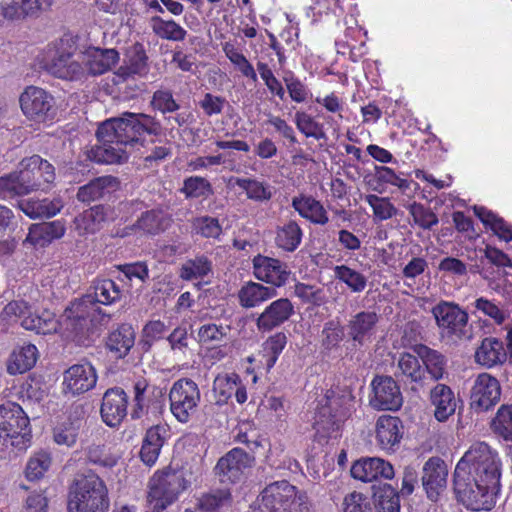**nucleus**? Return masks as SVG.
<instances>
[{
  "label": "nucleus",
  "mask_w": 512,
  "mask_h": 512,
  "mask_svg": "<svg viewBox=\"0 0 512 512\" xmlns=\"http://www.w3.org/2000/svg\"><path fill=\"white\" fill-rule=\"evenodd\" d=\"M500 461L484 442L474 443L457 463L453 490L458 502L472 511H489L500 490Z\"/></svg>",
  "instance_id": "obj_1"
},
{
  "label": "nucleus",
  "mask_w": 512,
  "mask_h": 512,
  "mask_svg": "<svg viewBox=\"0 0 512 512\" xmlns=\"http://www.w3.org/2000/svg\"><path fill=\"white\" fill-rule=\"evenodd\" d=\"M162 126L145 113L124 112L102 122L96 132L99 145L92 147L88 158L99 164H121L128 160L127 147L143 145L145 134L159 136Z\"/></svg>",
  "instance_id": "obj_2"
},
{
  "label": "nucleus",
  "mask_w": 512,
  "mask_h": 512,
  "mask_svg": "<svg viewBox=\"0 0 512 512\" xmlns=\"http://www.w3.org/2000/svg\"><path fill=\"white\" fill-rule=\"evenodd\" d=\"M18 172L0 178V193L4 197H14L29 194L43 189L55 179V168L39 155H33L20 162Z\"/></svg>",
  "instance_id": "obj_3"
},
{
  "label": "nucleus",
  "mask_w": 512,
  "mask_h": 512,
  "mask_svg": "<svg viewBox=\"0 0 512 512\" xmlns=\"http://www.w3.org/2000/svg\"><path fill=\"white\" fill-rule=\"evenodd\" d=\"M355 396L348 386L333 387L319 399L314 417L317 433L329 436L355 412Z\"/></svg>",
  "instance_id": "obj_4"
},
{
  "label": "nucleus",
  "mask_w": 512,
  "mask_h": 512,
  "mask_svg": "<svg viewBox=\"0 0 512 512\" xmlns=\"http://www.w3.org/2000/svg\"><path fill=\"white\" fill-rule=\"evenodd\" d=\"M109 508L107 488L94 473L78 475L68 492V512H106Z\"/></svg>",
  "instance_id": "obj_5"
},
{
  "label": "nucleus",
  "mask_w": 512,
  "mask_h": 512,
  "mask_svg": "<svg viewBox=\"0 0 512 512\" xmlns=\"http://www.w3.org/2000/svg\"><path fill=\"white\" fill-rule=\"evenodd\" d=\"M92 302L91 296H84L66 310L65 329L73 336L74 341L84 346L89 345L90 337L97 326L109 321V316L103 314Z\"/></svg>",
  "instance_id": "obj_6"
},
{
  "label": "nucleus",
  "mask_w": 512,
  "mask_h": 512,
  "mask_svg": "<svg viewBox=\"0 0 512 512\" xmlns=\"http://www.w3.org/2000/svg\"><path fill=\"white\" fill-rule=\"evenodd\" d=\"M186 488L183 472L171 468L154 474L149 482L148 502L153 512H160L176 501Z\"/></svg>",
  "instance_id": "obj_7"
},
{
  "label": "nucleus",
  "mask_w": 512,
  "mask_h": 512,
  "mask_svg": "<svg viewBox=\"0 0 512 512\" xmlns=\"http://www.w3.org/2000/svg\"><path fill=\"white\" fill-rule=\"evenodd\" d=\"M431 313L442 335L458 340L472 338L468 313L459 304L441 300L432 307Z\"/></svg>",
  "instance_id": "obj_8"
},
{
  "label": "nucleus",
  "mask_w": 512,
  "mask_h": 512,
  "mask_svg": "<svg viewBox=\"0 0 512 512\" xmlns=\"http://www.w3.org/2000/svg\"><path fill=\"white\" fill-rule=\"evenodd\" d=\"M4 313L8 317H15L20 321L21 326L26 330L35 331L38 334H50L58 329V322L54 313L49 310H42L40 313L24 300L9 302Z\"/></svg>",
  "instance_id": "obj_9"
},
{
  "label": "nucleus",
  "mask_w": 512,
  "mask_h": 512,
  "mask_svg": "<svg viewBox=\"0 0 512 512\" xmlns=\"http://www.w3.org/2000/svg\"><path fill=\"white\" fill-rule=\"evenodd\" d=\"M201 394L196 382L189 378L175 381L169 392L170 410L181 423H187L197 411Z\"/></svg>",
  "instance_id": "obj_10"
},
{
  "label": "nucleus",
  "mask_w": 512,
  "mask_h": 512,
  "mask_svg": "<svg viewBox=\"0 0 512 512\" xmlns=\"http://www.w3.org/2000/svg\"><path fill=\"white\" fill-rule=\"evenodd\" d=\"M19 102L22 112L30 120L45 122L55 115L53 96L40 87L28 86Z\"/></svg>",
  "instance_id": "obj_11"
},
{
  "label": "nucleus",
  "mask_w": 512,
  "mask_h": 512,
  "mask_svg": "<svg viewBox=\"0 0 512 512\" xmlns=\"http://www.w3.org/2000/svg\"><path fill=\"white\" fill-rule=\"evenodd\" d=\"M301 493L286 480L276 481L267 485L262 490L250 509L299 508V494Z\"/></svg>",
  "instance_id": "obj_12"
},
{
  "label": "nucleus",
  "mask_w": 512,
  "mask_h": 512,
  "mask_svg": "<svg viewBox=\"0 0 512 512\" xmlns=\"http://www.w3.org/2000/svg\"><path fill=\"white\" fill-rule=\"evenodd\" d=\"M448 466L440 457H430L422 467L421 485L426 497L438 502L447 490Z\"/></svg>",
  "instance_id": "obj_13"
},
{
  "label": "nucleus",
  "mask_w": 512,
  "mask_h": 512,
  "mask_svg": "<svg viewBox=\"0 0 512 512\" xmlns=\"http://www.w3.org/2000/svg\"><path fill=\"white\" fill-rule=\"evenodd\" d=\"M44 68L50 75L67 81L81 80L86 76L81 54L76 55L65 49H57L45 62Z\"/></svg>",
  "instance_id": "obj_14"
},
{
  "label": "nucleus",
  "mask_w": 512,
  "mask_h": 512,
  "mask_svg": "<svg viewBox=\"0 0 512 512\" xmlns=\"http://www.w3.org/2000/svg\"><path fill=\"white\" fill-rule=\"evenodd\" d=\"M501 399L499 380L489 373L479 374L470 391V406L476 412L493 408Z\"/></svg>",
  "instance_id": "obj_15"
},
{
  "label": "nucleus",
  "mask_w": 512,
  "mask_h": 512,
  "mask_svg": "<svg viewBox=\"0 0 512 512\" xmlns=\"http://www.w3.org/2000/svg\"><path fill=\"white\" fill-rule=\"evenodd\" d=\"M254 457L241 448H234L221 457L215 473L223 484H233L241 480L244 471L252 466Z\"/></svg>",
  "instance_id": "obj_16"
},
{
  "label": "nucleus",
  "mask_w": 512,
  "mask_h": 512,
  "mask_svg": "<svg viewBox=\"0 0 512 512\" xmlns=\"http://www.w3.org/2000/svg\"><path fill=\"white\" fill-rule=\"evenodd\" d=\"M370 405L377 410H398L403 397L397 382L391 376H376L371 383Z\"/></svg>",
  "instance_id": "obj_17"
},
{
  "label": "nucleus",
  "mask_w": 512,
  "mask_h": 512,
  "mask_svg": "<svg viewBox=\"0 0 512 512\" xmlns=\"http://www.w3.org/2000/svg\"><path fill=\"white\" fill-rule=\"evenodd\" d=\"M28 425L29 419L20 405L14 402L0 405V445L8 438L25 435Z\"/></svg>",
  "instance_id": "obj_18"
},
{
  "label": "nucleus",
  "mask_w": 512,
  "mask_h": 512,
  "mask_svg": "<svg viewBox=\"0 0 512 512\" xmlns=\"http://www.w3.org/2000/svg\"><path fill=\"white\" fill-rule=\"evenodd\" d=\"M97 382L96 370L90 362H82L69 367L63 376L66 392L72 395L85 393L95 387Z\"/></svg>",
  "instance_id": "obj_19"
},
{
  "label": "nucleus",
  "mask_w": 512,
  "mask_h": 512,
  "mask_svg": "<svg viewBox=\"0 0 512 512\" xmlns=\"http://www.w3.org/2000/svg\"><path fill=\"white\" fill-rule=\"evenodd\" d=\"M51 4L52 0H1L0 15L8 21H23L38 17Z\"/></svg>",
  "instance_id": "obj_20"
},
{
  "label": "nucleus",
  "mask_w": 512,
  "mask_h": 512,
  "mask_svg": "<svg viewBox=\"0 0 512 512\" xmlns=\"http://www.w3.org/2000/svg\"><path fill=\"white\" fill-rule=\"evenodd\" d=\"M128 397L120 387L109 388L103 395L100 413L110 427L120 425L127 415Z\"/></svg>",
  "instance_id": "obj_21"
},
{
  "label": "nucleus",
  "mask_w": 512,
  "mask_h": 512,
  "mask_svg": "<svg viewBox=\"0 0 512 512\" xmlns=\"http://www.w3.org/2000/svg\"><path fill=\"white\" fill-rule=\"evenodd\" d=\"M294 313V306L288 298H279L271 302L256 319L260 332H269L289 320Z\"/></svg>",
  "instance_id": "obj_22"
},
{
  "label": "nucleus",
  "mask_w": 512,
  "mask_h": 512,
  "mask_svg": "<svg viewBox=\"0 0 512 512\" xmlns=\"http://www.w3.org/2000/svg\"><path fill=\"white\" fill-rule=\"evenodd\" d=\"M351 476L362 482H372L380 478L392 479L393 466L381 458H363L357 460L351 467Z\"/></svg>",
  "instance_id": "obj_23"
},
{
  "label": "nucleus",
  "mask_w": 512,
  "mask_h": 512,
  "mask_svg": "<svg viewBox=\"0 0 512 512\" xmlns=\"http://www.w3.org/2000/svg\"><path fill=\"white\" fill-rule=\"evenodd\" d=\"M255 277L266 283L281 287L286 284L290 271L286 264L278 259L258 255L253 260Z\"/></svg>",
  "instance_id": "obj_24"
},
{
  "label": "nucleus",
  "mask_w": 512,
  "mask_h": 512,
  "mask_svg": "<svg viewBox=\"0 0 512 512\" xmlns=\"http://www.w3.org/2000/svg\"><path fill=\"white\" fill-rule=\"evenodd\" d=\"M120 188V181L112 175L94 178L89 183L78 188L77 199L89 204L94 201L105 200Z\"/></svg>",
  "instance_id": "obj_25"
},
{
  "label": "nucleus",
  "mask_w": 512,
  "mask_h": 512,
  "mask_svg": "<svg viewBox=\"0 0 512 512\" xmlns=\"http://www.w3.org/2000/svg\"><path fill=\"white\" fill-rule=\"evenodd\" d=\"M82 64L86 68V74L101 75L109 71L119 61V53L116 49H102L89 47L81 54Z\"/></svg>",
  "instance_id": "obj_26"
},
{
  "label": "nucleus",
  "mask_w": 512,
  "mask_h": 512,
  "mask_svg": "<svg viewBox=\"0 0 512 512\" xmlns=\"http://www.w3.org/2000/svg\"><path fill=\"white\" fill-rule=\"evenodd\" d=\"M403 437L402 421L395 416L383 415L376 422V440L384 450H392Z\"/></svg>",
  "instance_id": "obj_27"
},
{
  "label": "nucleus",
  "mask_w": 512,
  "mask_h": 512,
  "mask_svg": "<svg viewBox=\"0 0 512 512\" xmlns=\"http://www.w3.org/2000/svg\"><path fill=\"white\" fill-rule=\"evenodd\" d=\"M430 401L435 407L434 416L439 422H445L455 413L456 399L452 389L445 384H437L430 391Z\"/></svg>",
  "instance_id": "obj_28"
},
{
  "label": "nucleus",
  "mask_w": 512,
  "mask_h": 512,
  "mask_svg": "<svg viewBox=\"0 0 512 512\" xmlns=\"http://www.w3.org/2000/svg\"><path fill=\"white\" fill-rule=\"evenodd\" d=\"M379 321V315L374 311H361L355 314L348 322V334L351 339L363 345L370 337Z\"/></svg>",
  "instance_id": "obj_29"
},
{
  "label": "nucleus",
  "mask_w": 512,
  "mask_h": 512,
  "mask_svg": "<svg viewBox=\"0 0 512 512\" xmlns=\"http://www.w3.org/2000/svg\"><path fill=\"white\" fill-rule=\"evenodd\" d=\"M166 433L165 427L160 425L152 426L146 431L140 450V458L146 465L152 466L156 463L165 442Z\"/></svg>",
  "instance_id": "obj_30"
},
{
  "label": "nucleus",
  "mask_w": 512,
  "mask_h": 512,
  "mask_svg": "<svg viewBox=\"0 0 512 512\" xmlns=\"http://www.w3.org/2000/svg\"><path fill=\"white\" fill-rule=\"evenodd\" d=\"M506 356L503 342L494 337L484 338L475 352L476 362L488 368L504 363Z\"/></svg>",
  "instance_id": "obj_31"
},
{
  "label": "nucleus",
  "mask_w": 512,
  "mask_h": 512,
  "mask_svg": "<svg viewBox=\"0 0 512 512\" xmlns=\"http://www.w3.org/2000/svg\"><path fill=\"white\" fill-rule=\"evenodd\" d=\"M135 343V331L129 324H122L116 330L109 333L106 340L107 349L115 358L121 359L127 356Z\"/></svg>",
  "instance_id": "obj_32"
},
{
  "label": "nucleus",
  "mask_w": 512,
  "mask_h": 512,
  "mask_svg": "<svg viewBox=\"0 0 512 512\" xmlns=\"http://www.w3.org/2000/svg\"><path fill=\"white\" fill-rule=\"evenodd\" d=\"M413 351L421 359L425 366L424 370L430 375L433 381H438L443 378L446 371L447 359L442 353L423 344L415 345Z\"/></svg>",
  "instance_id": "obj_33"
},
{
  "label": "nucleus",
  "mask_w": 512,
  "mask_h": 512,
  "mask_svg": "<svg viewBox=\"0 0 512 512\" xmlns=\"http://www.w3.org/2000/svg\"><path fill=\"white\" fill-rule=\"evenodd\" d=\"M276 295L275 288L250 281L238 291V300L243 308L249 309L259 306L262 302L272 299Z\"/></svg>",
  "instance_id": "obj_34"
},
{
  "label": "nucleus",
  "mask_w": 512,
  "mask_h": 512,
  "mask_svg": "<svg viewBox=\"0 0 512 512\" xmlns=\"http://www.w3.org/2000/svg\"><path fill=\"white\" fill-rule=\"evenodd\" d=\"M37 356L38 350L33 344L14 350L7 361V372L11 375L25 373L35 365Z\"/></svg>",
  "instance_id": "obj_35"
},
{
  "label": "nucleus",
  "mask_w": 512,
  "mask_h": 512,
  "mask_svg": "<svg viewBox=\"0 0 512 512\" xmlns=\"http://www.w3.org/2000/svg\"><path fill=\"white\" fill-rule=\"evenodd\" d=\"M292 206L303 218L313 223L324 225L328 222L323 205L311 196L294 197Z\"/></svg>",
  "instance_id": "obj_36"
},
{
  "label": "nucleus",
  "mask_w": 512,
  "mask_h": 512,
  "mask_svg": "<svg viewBox=\"0 0 512 512\" xmlns=\"http://www.w3.org/2000/svg\"><path fill=\"white\" fill-rule=\"evenodd\" d=\"M93 294L87 296L92 297L93 305L103 304L112 305L121 300L123 291L118 284L111 279H97L92 285Z\"/></svg>",
  "instance_id": "obj_37"
},
{
  "label": "nucleus",
  "mask_w": 512,
  "mask_h": 512,
  "mask_svg": "<svg viewBox=\"0 0 512 512\" xmlns=\"http://www.w3.org/2000/svg\"><path fill=\"white\" fill-rule=\"evenodd\" d=\"M172 222L171 216L162 209H152L142 213L137 227L145 233L157 235L167 230Z\"/></svg>",
  "instance_id": "obj_38"
},
{
  "label": "nucleus",
  "mask_w": 512,
  "mask_h": 512,
  "mask_svg": "<svg viewBox=\"0 0 512 512\" xmlns=\"http://www.w3.org/2000/svg\"><path fill=\"white\" fill-rule=\"evenodd\" d=\"M106 219L105 207L95 205L78 215L75 220V227L80 235L93 234L98 231Z\"/></svg>",
  "instance_id": "obj_39"
},
{
  "label": "nucleus",
  "mask_w": 512,
  "mask_h": 512,
  "mask_svg": "<svg viewBox=\"0 0 512 512\" xmlns=\"http://www.w3.org/2000/svg\"><path fill=\"white\" fill-rule=\"evenodd\" d=\"M474 213L484 226L491 229L499 239L506 242L512 240V227L503 218L483 206H475Z\"/></svg>",
  "instance_id": "obj_40"
},
{
  "label": "nucleus",
  "mask_w": 512,
  "mask_h": 512,
  "mask_svg": "<svg viewBox=\"0 0 512 512\" xmlns=\"http://www.w3.org/2000/svg\"><path fill=\"white\" fill-rule=\"evenodd\" d=\"M302 229L294 220L279 226L276 231V245L284 251L294 252L302 241Z\"/></svg>",
  "instance_id": "obj_41"
},
{
  "label": "nucleus",
  "mask_w": 512,
  "mask_h": 512,
  "mask_svg": "<svg viewBox=\"0 0 512 512\" xmlns=\"http://www.w3.org/2000/svg\"><path fill=\"white\" fill-rule=\"evenodd\" d=\"M238 383H240V378L236 373L219 374L216 376L212 386L215 403L219 406L227 404Z\"/></svg>",
  "instance_id": "obj_42"
},
{
  "label": "nucleus",
  "mask_w": 512,
  "mask_h": 512,
  "mask_svg": "<svg viewBox=\"0 0 512 512\" xmlns=\"http://www.w3.org/2000/svg\"><path fill=\"white\" fill-rule=\"evenodd\" d=\"M212 272V262L205 255H197L187 259L180 268V277L183 280L191 281L204 278Z\"/></svg>",
  "instance_id": "obj_43"
},
{
  "label": "nucleus",
  "mask_w": 512,
  "mask_h": 512,
  "mask_svg": "<svg viewBox=\"0 0 512 512\" xmlns=\"http://www.w3.org/2000/svg\"><path fill=\"white\" fill-rule=\"evenodd\" d=\"M398 368L410 382L423 386L425 370L422 369L417 354L402 353L398 359Z\"/></svg>",
  "instance_id": "obj_44"
},
{
  "label": "nucleus",
  "mask_w": 512,
  "mask_h": 512,
  "mask_svg": "<svg viewBox=\"0 0 512 512\" xmlns=\"http://www.w3.org/2000/svg\"><path fill=\"white\" fill-rule=\"evenodd\" d=\"M374 503L378 512H400L399 493L390 484L378 487L374 492Z\"/></svg>",
  "instance_id": "obj_45"
},
{
  "label": "nucleus",
  "mask_w": 512,
  "mask_h": 512,
  "mask_svg": "<svg viewBox=\"0 0 512 512\" xmlns=\"http://www.w3.org/2000/svg\"><path fill=\"white\" fill-rule=\"evenodd\" d=\"M148 56L142 45H135L132 54L129 56L128 64L125 67H120L118 75L128 77L131 75H146L148 72Z\"/></svg>",
  "instance_id": "obj_46"
},
{
  "label": "nucleus",
  "mask_w": 512,
  "mask_h": 512,
  "mask_svg": "<svg viewBox=\"0 0 512 512\" xmlns=\"http://www.w3.org/2000/svg\"><path fill=\"white\" fill-rule=\"evenodd\" d=\"M151 21L153 32L162 39L182 41L186 37L187 31L173 20L154 16Z\"/></svg>",
  "instance_id": "obj_47"
},
{
  "label": "nucleus",
  "mask_w": 512,
  "mask_h": 512,
  "mask_svg": "<svg viewBox=\"0 0 512 512\" xmlns=\"http://www.w3.org/2000/svg\"><path fill=\"white\" fill-rule=\"evenodd\" d=\"M88 462L104 468H112L118 462V456L104 444H91L85 448Z\"/></svg>",
  "instance_id": "obj_48"
},
{
  "label": "nucleus",
  "mask_w": 512,
  "mask_h": 512,
  "mask_svg": "<svg viewBox=\"0 0 512 512\" xmlns=\"http://www.w3.org/2000/svg\"><path fill=\"white\" fill-rule=\"evenodd\" d=\"M81 425L82 421L80 419H68L62 422L53 430L54 441L58 445L72 447L77 441Z\"/></svg>",
  "instance_id": "obj_49"
},
{
  "label": "nucleus",
  "mask_w": 512,
  "mask_h": 512,
  "mask_svg": "<svg viewBox=\"0 0 512 512\" xmlns=\"http://www.w3.org/2000/svg\"><path fill=\"white\" fill-rule=\"evenodd\" d=\"M472 305L476 312L492 319L496 325H502L509 316L499 303L483 296L476 298Z\"/></svg>",
  "instance_id": "obj_50"
},
{
  "label": "nucleus",
  "mask_w": 512,
  "mask_h": 512,
  "mask_svg": "<svg viewBox=\"0 0 512 512\" xmlns=\"http://www.w3.org/2000/svg\"><path fill=\"white\" fill-rule=\"evenodd\" d=\"M492 431L505 441L512 442V405H502L491 421Z\"/></svg>",
  "instance_id": "obj_51"
},
{
  "label": "nucleus",
  "mask_w": 512,
  "mask_h": 512,
  "mask_svg": "<svg viewBox=\"0 0 512 512\" xmlns=\"http://www.w3.org/2000/svg\"><path fill=\"white\" fill-rule=\"evenodd\" d=\"M334 274L338 280L345 283L354 293H360L366 288L367 278L362 273L346 265L335 266Z\"/></svg>",
  "instance_id": "obj_52"
},
{
  "label": "nucleus",
  "mask_w": 512,
  "mask_h": 512,
  "mask_svg": "<svg viewBox=\"0 0 512 512\" xmlns=\"http://www.w3.org/2000/svg\"><path fill=\"white\" fill-rule=\"evenodd\" d=\"M236 185L243 189L249 199L255 201H267L271 199L272 192L269 186L250 178H237Z\"/></svg>",
  "instance_id": "obj_53"
},
{
  "label": "nucleus",
  "mask_w": 512,
  "mask_h": 512,
  "mask_svg": "<svg viewBox=\"0 0 512 512\" xmlns=\"http://www.w3.org/2000/svg\"><path fill=\"white\" fill-rule=\"evenodd\" d=\"M181 192L186 198H200L213 194V188L206 178L190 176L184 180Z\"/></svg>",
  "instance_id": "obj_54"
},
{
  "label": "nucleus",
  "mask_w": 512,
  "mask_h": 512,
  "mask_svg": "<svg viewBox=\"0 0 512 512\" xmlns=\"http://www.w3.org/2000/svg\"><path fill=\"white\" fill-rule=\"evenodd\" d=\"M408 210L414 223L424 230H431L439 222L437 215L421 203L413 202Z\"/></svg>",
  "instance_id": "obj_55"
},
{
  "label": "nucleus",
  "mask_w": 512,
  "mask_h": 512,
  "mask_svg": "<svg viewBox=\"0 0 512 512\" xmlns=\"http://www.w3.org/2000/svg\"><path fill=\"white\" fill-rule=\"evenodd\" d=\"M286 344L287 336L283 332L275 333L264 342L263 349L265 352L266 366L268 369L275 365Z\"/></svg>",
  "instance_id": "obj_56"
},
{
  "label": "nucleus",
  "mask_w": 512,
  "mask_h": 512,
  "mask_svg": "<svg viewBox=\"0 0 512 512\" xmlns=\"http://www.w3.org/2000/svg\"><path fill=\"white\" fill-rule=\"evenodd\" d=\"M223 51L227 58L241 71V73L253 80L257 81V74L251 65V63L247 60V58L231 43H225L223 46Z\"/></svg>",
  "instance_id": "obj_57"
},
{
  "label": "nucleus",
  "mask_w": 512,
  "mask_h": 512,
  "mask_svg": "<svg viewBox=\"0 0 512 512\" xmlns=\"http://www.w3.org/2000/svg\"><path fill=\"white\" fill-rule=\"evenodd\" d=\"M295 124L298 130L306 137H312L317 140L325 138L322 124L315 121L314 118L306 112H296Z\"/></svg>",
  "instance_id": "obj_58"
},
{
  "label": "nucleus",
  "mask_w": 512,
  "mask_h": 512,
  "mask_svg": "<svg viewBox=\"0 0 512 512\" xmlns=\"http://www.w3.org/2000/svg\"><path fill=\"white\" fill-rule=\"evenodd\" d=\"M365 200L372 208L375 218L380 221L390 219L397 214V208L387 197H379L375 194H369L365 197Z\"/></svg>",
  "instance_id": "obj_59"
},
{
  "label": "nucleus",
  "mask_w": 512,
  "mask_h": 512,
  "mask_svg": "<svg viewBox=\"0 0 512 512\" xmlns=\"http://www.w3.org/2000/svg\"><path fill=\"white\" fill-rule=\"evenodd\" d=\"M50 453L46 451L36 452L28 461L26 477L29 480L41 478L51 465Z\"/></svg>",
  "instance_id": "obj_60"
},
{
  "label": "nucleus",
  "mask_w": 512,
  "mask_h": 512,
  "mask_svg": "<svg viewBox=\"0 0 512 512\" xmlns=\"http://www.w3.org/2000/svg\"><path fill=\"white\" fill-rule=\"evenodd\" d=\"M150 103L153 109L160 111L162 114L173 113L180 108L169 89L156 90Z\"/></svg>",
  "instance_id": "obj_61"
},
{
  "label": "nucleus",
  "mask_w": 512,
  "mask_h": 512,
  "mask_svg": "<svg viewBox=\"0 0 512 512\" xmlns=\"http://www.w3.org/2000/svg\"><path fill=\"white\" fill-rule=\"evenodd\" d=\"M232 501L231 492L228 488L215 489L204 495L200 502L201 506L206 510H215L220 507L229 505Z\"/></svg>",
  "instance_id": "obj_62"
},
{
  "label": "nucleus",
  "mask_w": 512,
  "mask_h": 512,
  "mask_svg": "<svg viewBox=\"0 0 512 512\" xmlns=\"http://www.w3.org/2000/svg\"><path fill=\"white\" fill-rule=\"evenodd\" d=\"M343 337V328L335 321H328L322 330V346L327 350L336 348Z\"/></svg>",
  "instance_id": "obj_63"
},
{
  "label": "nucleus",
  "mask_w": 512,
  "mask_h": 512,
  "mask_svg": "<svg viewBox=\"0 0 512 512\" xmlns=\"http://www.w3.org/2000/svg\"><path fill=\"white\" fill-rule=\"evenodd\" d=\"M343 512H372L367 498L359 492H352L343 500Z\"/></svg>",
  "instance_id": "obj_64"
}]
</instances>
